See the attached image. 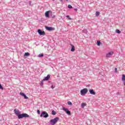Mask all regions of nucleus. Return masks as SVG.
<instances>
[{
  "label": "nucleus",
  "instance_id": "7",
  "mask_svg": "<svg viewBox=\"0 0 125 125\" xmlns=\"http://www.w3.org/2000/svg\"><path fill=\"white\" fill-rule=\"evenodd\" d=\"M113 54H114V52L113 51L108 52V53L106 54V57L107 58H110V57H111L112 55H113Z\"/></svg>",
  "mask_w": 125,
  "mask_h": 125
},
{
  "label": "nucleus",
  "instance_id": "33",
  "mask_svg": "<svg viewBox=\"0 0 125 125\" xmlns=\"http://www.w3.org/2000/svg\"><path fill=\"white\" fill-rule=\"evenodd\" d=\"M51 88H52V89L54 88V87H53V85L51 86Z\"/></svg>",
  "mask_w": 125,
  "mask_h": 125
},
{
  "label": "nucleus",
  "instance_id": "1",
  "mask_svg": "<svg viewBox=\"0 0 125 125\" xmlns=\"http://www.w3.org/2000/svg\"><path fill=\"white\" fill-rule=\"evenodd\" d=\"M14 111L15 115L18 116V118L19 120H21V119H23V118H29V117H30V116H29V115H28L27 113H21L20 111L17 110L16 109H15Z\"/></svg>",
  "mask_w": 125,
  "mask_h": 125
},
{
  "label": "nucleus",
  "instance_id": "20",
  "mask_svg": "<svg viewBox=\"0 0 125 125\" xmlns=\"http://www.w3.org/2000/svg\"><path fill=\"white\" fill-rule=\"evenodd\" d=\"M67 7H68V8H69V9H72V8H73V6H72V5H68L67 6Z\"/></svg>",
  "mask_w": 125,
  "mask_h": 125
},
{
  "label": "nucleus",
  "instance_id": "17",
  "mask_svg": "<svg viewBox=\"0 0 125 125\" xmlns=\"http://www.w3.org/2000/svg\"><path fill=\"white\" fill-rule=\"evenodd\" d=\"M122 81H125V75L123 74L122 75Z\"/></svg>",
  "mask_w": 125,
  "mask_h": 125
},
{
  "label": "nucleus",
  "instance_id": "31",
  "mask_svg": "<svg viewBox=\"0 0 125 125\" xmlns=\"http://www.w3.org/2000/svg\"><path fill=\"white\" fill-rule=\"evenodd\" d=\"M52 16V18H55V17H56V16L55 15H53V16L51 15Z\"/></svg>",
  "mask_w": 125,
  "mask_h": 125
},
{
  "label": "nucleus",
  "instance_id": "32",
  "mask_svg": "<svg viewBox=\"0 0 125 125\" xmlns=\"http://www.w3.org/2000/svg\"><path fill=\"white\" fill-rule=\"evenodd\" d=\"M117 71H118V69L117 68H115L114 70L115 73H117Z\"/></svg>",
  "mask_w": 125,
  "mask_h": 125
},
{
  "label": "nucleus",
  "instance_id": "23",
  "mask_svg": "<svg viewBox=\"0 0 125 125\" xmlns=\"http://www.w3.org/2000/svg\"><path fill=\"white\" fill-rule=\"evenodd\" d=\"M67 104H68V105H70V106H72V102H71L70 101H68L67 102Z\"/></svg>",
  "mask_w": 125,
  "mask_h": 125
},
{
  "label": "nucleus",
  "instance_id": "8",
  "mask_svg": "<svg viewBox=\"0 0 125 125\" xmlns=\"http://www.w3.org/2000/svg\"><path fill=\"white\" fill-rule=\"evenodd\" d=\"M51 12V11H47L45 13V16L47 18H50V16H49V13Z\"/></svg>",
  "mask_w": 125,
  "mask_h": 125
},
{
  "label": "nucleus",
  "instance_id": "30",
  "mask_svg": "<svg viewBox=\"0 0 125 125\" xmlns=\"http://www.w3.org/2000/svg\"><path fill=\"white\" fill-rule=\"evenodd\" d=\"M43 81L42 80V81L41 82V84H40V85L42 86V85L43 84Z\"/></svg>",
  "mask_w": 125,
  "mask_h": 125
},
{
  "label": "nucleus",
  "instance_id": "39",
  "mask_svg": "<svg viewBox=\"0 0 125 125\" xmlns=\"http://www.w3.org/2000/svg\"><path fill=\"white\" fill-rule=\"evenodd\" d=\"M53 1L55 0H53Z\"/></svg>",
  "mask_w": 125,
  "mask_h": 125
},
{
  "label": "nucleus",
  "instance_id": "19",
  "mask_svg": "<svg viewBox=\"0 0 125 125\" xmlns=\"http://www.w3.org/2000/svg\"><path fill=\"white\" fill-rule=\"evenodd\" d=\"M20 95H21V96H22L23 97V96H24L26 94H25V93H23V92H21L20 93Z\"/></svg>",
  "mask_w": 125,
  "mask_h": 125
},
{
  "label": "nucleus",
  "instance_id": "5",
  "mask_svg": "<svg viewBox=\"0 0 125 125\" xmlns=\"http://www.w3.org/2000/svg\"><path fill=\"white\" fill-rule=\"evenodd\" d=\"M62 110L64 111V112H65L66 114H67V115H71V111L69 110L68 108L63 107Z\"/></svg>",
  "mask_w": 125,
  "mask_h": 125
},
{
  "label": "nucleus",
  "instance_id": "18",
  "mask_svg": "<svg viewBox=\"0 0 125 125\" xmlns=\"http://www.w3.org/2000/svg\"><path fill=\"white\" fill-rule=\"evenodd\" d=\"M38 57H39L40 58H42V57H43V54H40L38 55Z\"/></svg>",
  "mask_w": 125,
  "mask_h": 125
},
{
  "label": "nucleus",
  "instance_id": "4",
  "mask_svg": "<svg viewBox=\"0 0 125 125\" xmlns=\"http://www.w3.org/2000/svg\"><path fill=\"white\" fill-rule=\"evenodd\" d=\"M41 118H48V113L46 111H42L40 115Z\"/></svg>",
  "mask_w": 125,
  "mask_h": 125
},
{
  "label": "nucleus",
  "instance_id": "35",
  "mask_svg": "<svg viewBox=\"0 0 125 125\" xmlns=\"http://www.w3.org/2000/svg\"><path fill=\"white\" fill-rule=\"evenodd\" d=\"M60 1L62 2V1H63V0H60Z\"/></svg>",
  "mask_w": 125,
  "mask_h": 125
},
{
  "label": "nucleus",
  "instance_id": "22",
  "mask_svg": "<svg viewBox=\"0 0 125 125\" xmlns=\"http://www.w3.org/2000/svg\"><path fill=\"white\" fill-rule=\"evenodd\" d=\"M101 44V42H100V41H97V44L98 46H100V44Z\"/></svg>",
  "mask_w": 125,
  "mask_h": 125
},
{
  "label": "nucleus",
  "instance_id": "36",
  "mask_svg": "<svg viewBox=\"0 0 125 125\" xmlns=\"http://www.w3.org/2000/svg\"><path fill=\"white\" fill-rule=\"evenodd\" d=\"M29 5H31V1L29 2Z\"/></svg>",
  "mask_w": 125,
  "mask_h": 125
},
{
  "label": "nucleus",
  "instance_id": "38",
  "mask_svg": "<svg viewBox=\"0 0 125 125\" xmlns=\"http://www.w3.org/2000/svg\"><path fill=\"white\" fill-rule=\"evenodd\" d=\"M75 10H77V9H75Z\"/></svg>",
  "mask_w": 125,
  "mask_h": 125
},
{
  "label": "nucleus",
  "instance_id": "24",
  "mask_svg": "<svg viewBox=\"0 0 125 125\" xmlns=\"http://www.w3.org/2000/svg\"><path fill=\"white\" fill-rule=\"evenodd\" d=\"M66 17V18H68L69 20H72V18H70V16L67 15Z\"/></svg>",
  "mask_w": 125,
  "mask_h": 125
},
{
  "label": "nucleus",
  "instance_id": "25",
  "mask_svg": "<svg viewBox=\"0 0 125 125\" xmlns=\"http://www.w3.org/2000/svg\"><path fill=\"white\" fill-rule=\"evenodd\" d=\"M0 89L3 90V87L1 85V84L0 83Z\"/></svg>",
  "mask_w": 125,
  "mask_h": 125
},
{
  "label": "nucleus",
  "instance_id": "37",
  "mask_svg": "<svg viewBox=\"0 0 125 125\" xmlns=\"http://www.w3.org/2000/svg\"><path fill=\"white\" fill-rule=\"evenodd\" d=\"M48 83H50V81H48Z\"/></svg>",
  "mask_w": 125,
  "mask_h": 125
},
{
  "label": "nucleus",
  "instance_id": "28",
  "mask_svg": "<svg viewBox=\"0 0 125 125\" xmlns=\"http://www.w3.org/2000/svg\"><path fill=\"white\" fill-rule=\"evenodd\" d=\"M83 32L85 33V34H86V33H87V30L85 29V30H83Z\"/></svg>",
  "mask_w": 125,
  "mask_h": 125
},
{
  "label": "nucleus",
  "instance_id": "27",
  "mask_svg": "<svg viewBox=\"0 0 125 125\" xmlns=\"http://www.w3.org/2000/svg\"><path fill=\"white\" fill-rule=\"evenodd\" d=\"M24 99H29V98L28 97H27V96H26V95L23 96Z\"/></svg>",
  "mask_w": 125,
  "mask_h": 125
},
{
  "label": "nucleus",
  "instance_id": "13",
  "mask_svg": "<svg viewBox=\"0 0 125 125\" xmlns=\"http://www.w3.org/2000/svg\"><path fill=\"white\" fill-rule=\"evenodd\" d=\"M86 105V104L83 103L81 104V107H82V108H84V107H85V105Z\"/></svg>",
  "mask_w": 125,
  "mask_h": 125
},
{
  "label": "nucleus",
  "instance_id": "29",
  "mask_svg": "<svg viewBox=\"0 0 125 125\" xmlns=\"http://www.w3.org/2000/svg\"><path fill=\"white\" fill-rule=\"evenodd\" d=\"M37 113L38 115H41V111H40V110H37Z\"/></svg>",
  "mask_w": 125,
  "mask_h": 125
},
{
  "label": "nucleus",
  "instance_id": "12",
  "mask_svg": "<svg viewBox=\"0 0 125 125\" xmlns=\"http://www.w3.org/2000/svg\"><path fill=\"white\" fill-rule=\"evenodd\" d=\"M70 45L71 46V51H72V52H74V51H75V46H74L73 44H70Z\"/></svg>",
  "mask_w": 125,
  "mask_h": 125
},
{
  "label": "nucleus",
  "instance_id": "26",
  "mask_svg": "<svg viewBox=\"0 0 125 125\" xmlns=\"http://www.w3.org/2000/svg\"><path fill=\"white\" fill-rule=\"evenodd\" d=\"M24 99H29V98L28 97H27V96H26V95L23 96Z\"/></svg>",
  "mask_w": 125,
  "mask_h": 125
},
{
  "label": "nucleus",
  "instance_id": "15",
  "mask_svg": "<svg viewBox=\"0 0 125 125\" xmlns=\"http://www.w3.org/2000/svg\"><path fill=\"white\" fill-rule=\"evenodd\" d=\"M56 114V112L54 110H52V115H53V116H55Z\"/></svg>",
  "mask_w": 125,
  "mask_h": 125
},
{
  "label": "nucleus",
  "instance_id": "14",
  "mask_svg": "<svg viewBox=\"0 0 125 125\" xmlns=\"http://www.w3.org/2000/svg\"><path fill=\"white\" fill-rule=\"evenodd\" d=\"M24 56L28 57V56H30V54L29 53V52H26L24 53Z\"/></svg>",
  "mask_w": 125,
  "mask_h": 125
},
{
  "label": "nucleus",
  "instance_id": "34",
  "mask_svg": "<svg viewBox=\"0 0 125 125\" xmlns=\"http://www.w3.org/2000/svg\"><path fill=\"white\" fill-rule=\"evenodd\" d=\"M123 83H124V85H125V81H123Z\"/></svg>",
  "mask_w": 125,
  "mask_h": 125
},
{
  "label": "nucleus",
  "instance_id": "2",
  "mask_svg": "<svg viewBox=\"0 0 125 125\" xmlns=\"http://www.w3.org/2000/svg\"><path fill=\"white\" fill-rule=\"evenodd\" d=\"M58 121H59V117H57L50 121V124L51 125H55Z\"/></svg>",
  "mask_w": 125,
  "mask_h": 125
},
{
  "label": "nucleus",
  "instance_id": "11",
  "mask_svg": "<svg viewBox=\"0 0 125 125\" xmlns=\"http://www.w3.org/2000/svg\"><path fill=\"white\" fill-rule=\"evenodd\" d=\"M50 79V75L48 74L46 77H45L43 79V81H48Z\"/></svg>",
  "mask_w": 125,
  "mask_h": 125
},
{
  "label": "nucleus",
  "instance_id": "21",
  "mask_svg": "<svg viewBox=\"0 0 125 125\" xmlns=\"http://www.w3.org/2000/svg\"><path fill=\"white\" fill-rule=\"evenodd\" d=\"M116 32L117 33V34H121V31H120V30H119V29H117V30H116Z\"/></svg>",
  "mask_w": 125,
  "mask_h": 125
},
{
  "label": "nucleus",
  "instance_id": "3",
  "mask_svg": "<svg viewBox=\"0 0 125 125\" xmlns=\"http://www.w3.org/2000/svg\"><path fill=\"white\" fill-rule=\"evenodd\" d=\"M87 91H88V90H87V88H86L81 90L80 92L81 95H82V96H84V95H85L87 93Z\"/></svg>",
  "mask_w": 125,
  "mask_h": 125
},
{
  "label": "nucleus",
  "instance_id": "6",
  "mask_svg": "<svg viewBox=\"0 0 125 125\" xmlns=\"http://www.w3.org/2000/svg\"><path fill=\"white\" fill-rule=\"evenodd\" d=\"M37 32L40 36H44V35H45V32L44 31H42V29H38Z\"/></svg>",
  "mask_w": 125,
  "mask_h": 125
},
{
  "label": "nucleus",
  "instance_id": "9",
  "mask_svg": "<svg viewBox=\"0 0 125 125\" xmlns=\"http://www.w3.org/2000/svg\"><path fill=\"white\" fill-rule=\"evenodd\" d=\"M89 92L90 94H92V95H95V94H96V92H95L93 89H89Z\"/></svg>",
  "mask_w": 125,
  "mask_h": 125
},
{
  "label": "nucleus",
  "instance_id": "16",
  "mask_svg": "<svg viewBox=\"0 0 125 125\" xmlns=\"http://www.w3.org/2000/svg\"><path fill=\"white\" fill-rule=\"evenodd\" d=\"M100 14V12L97 11L96 12V16L98 17V16H99Z\"/></svg>",
  "mask_w": 125,
  "mask_h": 125
},
{
  "label": "nucleus",
  "instance_id": "10",
  "mask_svg": "<svg viewBox=\"0 0 125 125\" xmlns=\"http://www.w3.org/2000/svg\"><path fill=\"white\" fill-rule=\"evenodd\" d=\"M45 29L47 30V31H53V30H54L53 27L49 26H45Z\"/></svg>",
  "mask_w": 125,
  "mask_h": 125
}]
</instances>
